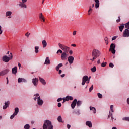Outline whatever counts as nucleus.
<instances>
[{
    "instance_id": "f257e3e1",
    "label": "nucleus",
    "mask_w": 129,
    "mask_h": 129,
    "mask_svg": "<svg viewBox=\"0 0 129 129\" xmlns=\"http://www.w3.org/2000/svg\"><path fill=\"white\" fill-rule=\"evenodd\" d=\"M100 55H101V52L100 51L97 49H94L92 51V57H93L91 59V61L93 62L94 60H96L97 58L100 57Z\"/></svg>"
},
{
    "instance_id": "f03ea898",
    "label": "nucleus",
    "mask_w": 129,
    "mask_h": 129,
    "mask_svg": "<svg viewBox=\"0 0 129 129\" xmlns=\"http://www.w3.org/2000/svg\"><path fill=\"white\" fill-rule=\"evenodd\" d=\"M53 126L50 121L46 120L44 121V123L43 125V129H53Z\"/></svg>"
},
{
    "instance_id": "7ed1b4c3",
    "label": "nucleus",
    "mask_w": 129,
    "mask_h": 129,
    "mask_svg": "<svg viewBox=\"0 0 129 129\" xmlns=\"http://www.w3.org/2000/svg\"><path fill=\"white\" fill-rule=\"evenodd\" d=\"M13 59V53L12 52L10 53V56L8 57L7 55H4L2 57V60L3 62H5V63H8L10 60H12Z\"/></svg>"
},
{
    "instance_id": "20e7f679",
    "label": "nucleus",
    "mask_w": 129,
    "mask_h": 129,
    "mask_svg": "<svg viewBox=\"0 0 129 129\" xmlns=\"http://www.w3.org/2000/svg\"><path fill=\"white\" fill-rule=\"evenodd\" d=\"M58 46L60 49H61V50H62V51H64L63 52H69V50H70V48L61 43L58 44Z\"/></svg>"
},
{
    "instance_id": "39448f33",
    "label": "nucleus",
    "mask_w": 129,
    "mask_h": 129,
    "mask_svg": "<svg viewBox=\"0 0 129 129\" xmlns=\"http://www.w3.org/2000/svg\"><path fill=\"white\" fill-rule=\"evenodd\" d=\"M89 81L90 79H88V76H84L82 78V85H84L86 82L87 84H88V83H89Z\"/></svg>"
},
{
    "instance_id": "423d86ee",
    "label": "nucleus",
    "mask_w": 129,
    "mask_h": 129,
    "mask_svg": "<svg viewBox=\"0 0 129 129\" xmlns=\"http://www.w3.org/2000/svg\"><path fill=\"white\" fill-rule=\"evenodd\" d=\"M110 48L109 51L111 52L112 54H114L116 52L115 50V44L114 43H112L110 46Z\"/></svg>"
},
{
    "instance_id": "0eeeda50",
    "label": "nucleus",
    "mask_w": 129,
    "mask_h": 129,
    "mask_svg": "<svg viewBox=\"0 0 129 129\" xmlns=\"http://www.w3.org/2000/svg\"><path fill=\"white\" fill-rule=\"evenodd\" d=\"M67 53L68 52H63V53L61 54L60 58L62 61L67 59V57H68V54H67Z\"/></svg>"
},
{
    "instance_id": "6e6552de",
    "label": "nucleus",
    "mask_w": 129,
    "mask_h": 129,
    "mask_svg": "<svg viewBox=\"0 0 129 129\" xmlns=\"http://www.w3.org/2000/svg\"><path fill=\"white\" fill-rule=\"evenodd\" d=\"M9 71L10 70L6 69L3 71L0 72V76H4V75H6V74H8Z\"/></svg>"
},
{
    "instance_id": "1a4fd4ad",
    "label": "nucleus",
    "mask_w": 129,
    "mask_h": 129,
    "mask_svg": "<svg viewBox=\"0 0 129 129\" xmlns=\"http://www.w3.org/2000/svg\"><path fill=\"white\" fill-rule=\"evenodd\" d=\"M43 103H44V101L43 100L41 99V97L39 96L37 98V104L40 106L43 105Z\"/></svg>"
},
{
    "instance_id": "9d476101",
    "label": "nucleus",
    "mask_w": 129,
    "mask_h": 129,
    "mask_svg": "<svg viewBox=\"0 0 129 129\" xmlns=\"http://www.w3.org/2000/svg\"><path fill=\"white\" fill-rule=\"evenodd\" d=\"M77 103V100L75 99V100H74V101H73V102L71 105V106L73 109H74V108H75V106H76Z\"/></svg>"
},
{
    "instance_id": "9b49d317",
    "label": "nucleus",
    "mask_w": 129,
    "mask_h": 129,
    "mask_svg": "<svg viewBox=\"0 0 129 129\" xmlns=\"http://www.w3.org/2000/svg\"><path fill=\"white\" fill-rule=\"evenodd\" d=\"M68 60L69 63L72 64L74 61V57L72 56H70L68 58Z\"/></svg>"
},
{
    "instance_id": "f8f14e48",
    "label": "nucleus",
    "mask_w": 129,
    "mask_h": 129,
    "mask_svg": "<svg viewBox=\"0 0 129 129\" xmlns=\"http://www.w3.org/2000/svg\"><path fill=\"white\" fill-rule=\"evenodd\" d=\"M19 7L21 8H24V9H27V5H26V2H20L19 4Z\"/></svg>"
},
{
    "instance_id": "ddd939ff",
    "label": "nucleus",
    "mask_w": 129,
    "mask_h": 129,
    "mask_svg": "<svg viewBox=\"0 0 129 129\" xmlns=\"http://www.w3.org/2000/svg\"><path fill=\"white\" fill-rule=\"evenodd\" d=\"M39 79L40 82H41V83H42L43 85H46L47 84V82H46V80H45V79L41 78L40 77H39Z\"/></svg>"
},
{
    "instance_id": "4468645a",
    "label": "nucleus",
    "mask_w": 129,
    "mask_h": 129,
    "mask_svg": "<svg viewBox=\"0 0 129 129\" xmlns=\"http://www.w3.org/2000/svg\"><path fill=\"white\" fill-rule=\"evenodd\" d=\"M38 81L39 79H38L37 78L32 79V83H33L34 86H37Z\"/></svg>"
},
{
    "instance_id": "2eb2a0df",
    "label": "nucleus",
    "mask_w": 129,
    "mask_h": 129,
    "mask_svg": "<svg viewBox=\"0 0 129 129\" xmlns=\"http://www.w3.org/2000/svg\"><path fill=\"white\" fill-rule=\"evenodd\" d=\"M123 37H129V30L126 29L123 32Z\"/></svg>"
},
{
    "instance_id": "dca6fc26",
    "label": "nucleus",
    "mask_w": 129,
    "mask_h": 129,
    "mask_svg": "<svg viewBox=\"0 0 129 129\" xmlns=\"http://www.w3.org/2000/svg\"><path fill=\"white\" fill-rule=\"evenodd\" d=\"M9 105H10V101H7L5 102V105L3 106V109H6L8 107H9Z\"/></svg>"
},
{
    "instance_id": "f3484780",
    "label": "nucleus",
    "mask_w": 129,
    "mask_h": 129,
    "mask_svg": "<svg viewBox=\"0 0 129 129\" xmlns=\"http://www.w3.org/2000/svg\"><path fill=\"white\" fill-rule=\"evenodd\" d=\"M39 19L40 21H43V22L45 23V17H44V15H43V13H40Z\"/></svg>"
},
{
    "instance_id": "a211bd4d",
    "label": "nucleus",
    "mask_w": 129,
    "mask_h": 129,
    "mask_svg": "<svg viewBox=\"0 0 129 129\" xmlns=\"http://www.w3.org/2000/svg\"><path fill=\"white\" fill-rule=\"evenodd\" d=\"M17 69H18V68H17V67H15L14 68H12V74H14L15 75H16V74H17Z\"/></svg>"
},
{
    "instance_id": "6ab92c4d",
    "label": "nucleus",
    "mask_w": 129,
    "mask_h": 129,
    "mask_svg": "<svg viewBox=\"0 0 129 129\" xmlns=\"http://www.w3.org/2000/svg\"><path fill=\"white\" fill-rule=\"evenodd\" d=\"M95 7L96 9H98L99 8V0H95Z\"/></svg>"
},
{
    "instance_id": "aec40b11",
    "label": "nucleus",
    "mask_w": 129,
    "mask_h": 129,
    "mask_svg": "<svg viewBox=\"0 0 129 129\" xmlns=\"http://www.w3.org/2000/svg\"><path fill=\"white\" fill-rule=\"evenodd\" d=\"M44 64H45L46 65H50V64H51V62L50 61V59H49L48 57H47L46 58Z\"/></svg>"
},
{
    "instance_id": "412c9836",
    "label": "nucleus",
    "mask_w": 129,
    "mask_h": 129,
    "mask_svg": "<svg viewBox=\"0 0 129 129\" xmlns=\"http://www.w3.org/2000/svg\"><path fill=\"white\" fill-rule=\"evenodd\" d=\"M18 83H21V82H27V80L24 78H19L18 79Z\"/></svg>"
},
{
    "instance_id": "4be33fe9",
    "label": "nucleus",
    "mask_w": 129,
    "mask_h": 129,
    "mask_svg": "<svg viewBox=\"0 0 129 129\" xmlns=\"http://www.w3.org/2000/svg\"><path fill=\"white\" fill-rule=\"evenodd\" d=\"M12 12L11 11H7L6 14V17H9V19L10 18H12Z\"/></svg>"
},
{
    "instance_id": "5701e85b",
    "label": "nucleus",
    "mask_w": 129,
    "mask_h": 129,
    "mask_svg": "<svg viewBox=\"0 0 129 129\" xmlns=\"http://www.w3.org/2000/svg\"><path fill=\"white\" fill-rule=\"evenodd\" d=\"M64 98L67 101H69V100H73V97L70 96H67Z\"/></svg>"
},
{
    "instance_id": "b1692460",
    "label": "nucleus",
    "mask_w": 129,
    "mask_h": 129,
    "mask_svg": "<svg viewBox=\"0 0 129 129\" xmlns=\"http://www.w3.org/2000/svg\"><path fill=\"white\" fill-rule=\"evenodd\" d=\"M86 125L89 126L90 128L92 127V123H91V121H87L86 122Z\"/></svg>"
},
{
    "instance_id": "393cba45",
    "label": "nucleus",
    "mask_w": 129,
    "mask_h": 129,
    "mask_svg": "<svg viewBox=\"0 0 129 129\" xmlns=\"http://www.w3.org/2000/svg\"><path fill=\"white\" fill-rule=\"evenodd\" d=\"M42 44L43 48H46V47H47V42L46 41V40H42Z\"/></svg>"
},
{
    "instance_id": "a878e982",
    "label": "nucleus",
    "mask_w": 129,
    "mask_h": 129,
    "mask_svg": "<svg viewBox=\"0 0 129 129\" xmlns=\"http://www.w3.org/2000/svg\"><path fill=\"white\" fill-rule=\"evenodd\" d=\"M109 117H111V120L113 121V120H114V118L113 117L112 113H109L108 116V118H109Z\"/></svg>"
},
{
    "instance_id": "bb28decb",
    "label": "nucleus",
    "mask_w": 129,
    "mask_h": 129,
    "mask_svg": "<svg viewBox=\"0 0 129 129\" xmlns=\"http://www.w3.org/2000/svg\"><path fill=\"white\" fill-rule=\"evenodd\" d=\"M90 110H92L93 112V113H96V109L95 107L90 106Z\"/></svg>"
},
{
    "instance_id": "cd10ccee",
    "label": "nucleus",
    "mask_w": 129,
    "mask_h": 129,
    "mask_svg": "<svg viewBox=\"0 0 129 129\" xmlns=\"http://www.w3.org/2000/svg\"><path fill=\"white\" fill-rule=\"evenodd\" d=\"M63 66V64L62 63H59L56 68V70L57 71L59 70V69L60 68V67H62Z\"/></svg>"
},
{
    "instance_id": "c85d7f7f",
    "label": "nucleus",
    "mask_w": 129,
    "mask_h": 129,
    "mask_svg": "<svg viewBox=\"0 0 129 129\" xmlns=\"http://www.w3.org/2000/svg\"><path fill=\"white\" fill-rule=\"evenodd\" d=\"M18 113H19V108L17 107V108H15L14 114H15V115H17V114H18Z\"/></svg>"
},
{
    "instance_id": "c756f323",
    "label": "nucleus",
    "mask_w": 129,
    "mask_h": 129,
    "mask_svg": "<svg viewBox=\"0 0 129 129\" xmlns=\"http://www.w3.org/2000/svg\"><path fill=\"white\" fill-rule=\"evenodd\" d=\"M119 30L120 32H122L123 29H124V25L123 24V25H121L119 27Z\"/></svg>"
},
{
    "instance_id": "7c9ffc66",
    "label": "nucleus",
    "mask_w": 129,
    "mask_h": 129,
    "mask_svg": "<svg viewBox=\"0 0 129 129\" xmlns=\"http://www.w3.org/2000/svg\"><path fill=\"white\" fill-rule=\"evenodd\" d=\"M35 52L36 54H38V53H39V46L35 47Z\"/></svg>"
},
{
    "instance_id": "2f4dec72",
    "label": "nucleus",
    "mask_w": 129,
    "mask_h": 129,
    "mask_svg": "<svg viewBox=\"0 0 129 129\" xmlns=\"http://www.w3.org/2000/svg\"><path fill=\"white\" fill-rule=\"evenodd\" d=\"M113 111V105H111L110 106V110L109 111V113H112Z\"/></svg>"
},
{
    "instance_id": "473e14b6",
    "label": "nucleus",
    "mask_w": 129,
    "mask_h": 129,
    "mask_svg": "<svg viewBox=\"0 0 129 129\" xmlns=\"http://www.w3.org/2000/svg\"><path fill=\"white\" fill-rule=\"evenodd\" d=\"M39 94H36L34 95V99L35 101H36L37 99H38V97H39Z\"/></svg>"
},
{
    "instance_id": "72a5a7b5",
    "label": "nucleus",
    "mask_w": 129,
    "mask_h": 129,
    "mask_svg": "<svg viewBox=\"0 0 129 129\" xmlns=\"http://www.w3.org/2000/svg\"><path fill=\"white\" fill-rule=\"evenodd\" d=\"M81 104H82V101H78L77 102V106H80V105H81Z\"/></svg>"
},
{
    "instance_id": "f704fd0d",
    "label": "nucleus",
    "mask_w": 129,
    "mask_h": 129,
    "mask_svg": "<svg viewBox=\"0 0 129 129\" xmlns=\"http://www.w3.org/2000/svg\"><path fill=\"white\" fill-rule=\"evenodd\" d=\"M57 120L59 122H62V117L61 116H59L57 118Z\"/></svg>"
},
{
    "instance_id": "c9c22d12",
    "label": "nucleus",
    "mask_w": 129,
    "mask_h": 129,
    "mask_svg": "<svg viewBox=\"0 0 129 129\" xmlns=\"http://www.w3.org/2000/svg\"><path fill=\"white\" fill-rule=\"evenodd\" d=\"M92 72H95L96 71V67L94 66L91 69Z\"/></svg>"
},
{
    "instance_id": "e433bc0d",
    "label": "nucleus",
    "mask_w": 129,
    "mask_h": 129,
    "mask_svg": "<svg viewBox=\"0 0 129 129\" xmlns=\"http://www.w3.org/2000/svg\"><path fill=\"white\" fill-rule=\"evenodd\" d=\"M24 128L25 129H30V125L29 124H26L25 126H24Z\"/></svg>"
},
{
    "instance_id": "4c0bfd02",
    "label": "nucleus",
    "mask_w": 129,
    "mask_h": 129,
    "mask_svg": "<svg viewBox=\"0 0 129 129\" xmlns=\"http://www.w3.org/2000/svg\"><path fill=\"white\" fill-rule=\"evenodd\" d=\"M122 120L126 121H129V117H124L122 118Z\"/></svg>"
},
{
    "instance_id": "58836bf2",
    "label": "nucleus",
    "mask_w": 129,
    "mask_h": 129,
    "mask_svg": "<svg viewBox=\"0 0 129 129\" xmlns=\"http://www.w3.org/2000/svg\"><path fill=\"white\" fill-rule=\"evenodd\" d=\"M106 62H103L101 63V66L102 67H105V66H106Z\"/></svg>"
},
{
    "instance_id": "ea45409f",
    "label": "nucleus",
    "mask_w": 129,
    "mask_h": 129,
    "mask_svg": "<svg viewBox=\"0 0 129 129\" xmlns=\"http://www.w3.org/2000/svg\"><path fill=\"white\" fill-rule=\"evenodd\" d=\"M98 97L99 98H102V94H101L98 93Z\"/></svg>"
},
{
    "instance_id": "a19ab883",
    "label": "nucleus",
    "mask_w": 129,
    "mask_h": 129,
    "mask_svg": "<svg viewBox=\"0 0 129 129\" xmlns=\"http://www.w3.org/2000/svg\"><path fill=\"white\" fill-rule=\"evenodd\" d=\"M105 41L106 42V44L108 45V38H107V37L105 38Z\"/></svg>"
},
{
    "instance_id": "79ce46f5",
    "label": "nucleus",
    "mask_w": 129,
    "mask_h": 129,
    "mask_svg": "<svg viewBox=\"0 0 129 129\" xmlns=\"http://www.w3.org/2000/svg\"><path fill=\"white\" fill-rule=\"evenodd\" d=\"M93 90V85L91 86V87L89 88V91L90 92H91Z\"/></svg>"
},
{
    "instance_id": "37998d69",
    "label": "nucleus",
    "mask_w": 129,
    "mask_h": 129,
    "mask_svg": "<svg viewBox=\"0 0 129 129\" xmlns=\"http://www.w3.org/2000/svg\"><path fill=\"white\" fill-rule=\"evenodd\" d=\"M58 53H60V54H62L63 53V51L61 49H59L57 50L56 53L58 54Z\"/></svg>"
},
{
    "instance_id": "c03bdc74",
    "label": "nucleus",
    "mask_w": 129,
    "mask_h": 129,
    "mask_svg": "<svg viewBox=\"0 0 129 129\" xmlns=\"http://www.w3.org/2000/svg\"><path fill=\"white\" fill-rule=\"evenodd\" d=\"M92 11H93L92 7H91V6H90L88 12H91V13H92Z\"/></svg>"
},
{
    "instance_id": "a18cd8bd",
    "label": "nucleus",
    "mask_w": 129,
    "mask_h": 129,
    "mask_svg": "<svg viewBox=\"0 0 129 129\" xmlns=\"http://www.w3.org/2000/svg\"><path fill=\"white\" fill-rule=\"evenodd\" d=\"M114 67V65H113V63H109V67H111V68H113Z\"/></svg>"
},
{
    "instance_id": "49530a36",
    "label": "nucleus",
    "mask_w": 129,
    "mask_h": 129,
    "mask_svg": "<svg viewBox=\"0 0 129 129\" xmlns=\"http://www.w3.org/2000/svg\"><path fill=\"white\" fill-rule=\"evenodd\" d=\"M15 115H16L15 114H13V115L10 116V119H13V118H14L15 117Z\"/></svg>"
},
{
    "instance_id": "de8ad7c7",
    "label": "nucleus",
    "mask_w": 129,
    "mask_h": 129,
    "mask_svg": "<svg viewBox=\"0 0 129 129\" xmlns=\"http://www.w3.org/2000/svg\"><path fill=\"white\" fill-rule=\"evenodd\" d=\"M30 35H31V33H28V32L25 34V36H26V37H27V38H29V36Z\"/></svg>"
},
{
    "instance_id": "09e8293b",
    "label": "nucleus",
    "mask_w": 129,
    "mask_h": 129,
    "mask_svg": "<svg viewBox=\"0 0 129 129\" xmlns=\"http://www.w3.org/2000/svg\"><path fill=\"white\" fill-rule=\"evenodd\" d=\"M61 100H63V99L62 98H59L57 99V102H60V101H61Z\"/></svg>"
},
{
    "instance_id": "8fccbe9b",
    "label": "nucleus",
    "mask_w": 129,
    "mask_h": 129,
    "mask_svg": "<svg viewBox=\"0 0 129 129\" xmlns=\"http://www.w3.org/2000/svg\"><path fill=\"white\" fill-rule=\"evenodd\" d=\"M116 38H117V36H114L112 37V41H114V40H116Z\"/></svg>"
},
{
    "instance_id": "3c124183",
    "label": "nucleus",
    "mask_w": 129,
    "mask_h": 129,
    "mask_svg": "<svg viewBox=\"0 0 129 129\" xmlns=\"http://www.w3.org/2000/svg\"><path fill=\"white\" fill-rule=\"evenodd\" d=\"M3 34V30H2V26L0 25V35H2Z\"/></svg>"
},
{
    "instance_id": "603ef678",
    "label": "nucleus",
    "mask_w": 129,
    "mask_h": 129,
    "mask_svg": "<svg viewBox=\"0 0 129 129\" xmlns=\"http://www.w3.org/2000/svg\"><path fill=\"white\" fill-rule=\"evenodd\" d=\"M117 23H119L120 22V17H118V19L116 20Z\"/></svg>"
},
{
    "instance_id": "864d4df0",
    "label": "nucleus",
    "mask_w": 129,
    "mask_h": 129,
    "mask_svg": "<svg viewBox=\"0 0 129 129\" xmlns=\"http://www.w3.org/2000/svg\"><path fill=\"white\" fill-rule=\"evenodd\" d=\"M76 33H77V31H74L73 32V36H75V35H76Z\"/></svg>"
},
{
    "instance_id": "5fc2aeb1",
    "label": "nucleus",
    "mask_w": 129,
    "mask_h": 129,
    "mask_svg": "<svg viewBox=\"0 0 129 129\" xmlns=\"http://www.w3.org/2000/svg\"><path fill=\"white\" fill-rule=\"evenodd\" d=\"M61 106H62V104H61V103H58V107H61Z\"/></svg>"
},
{
    "instance_id": "6e6d98bb",
    "label": "nucleus",
    "mask_w": 129,
    "mask_h": 129,
    "mask_svg": "<svg viewBox=\"0 0 129 129\" xmlns=\"http://www.w3.org/2000/svg\"><path fill=\"white\" fill-rule=\"evenodd\" d=\"M69 54L70 55H72V54H73V51L72 50H70Z\"/></svg>"
},
{
    "instance_id": "4d7b16f0",
    "label": "nucleus",
    "mask_w": 129,
    "mask_h": 129,
    "mask_svg": "<svg viewBox=\"0 0 129 129\" xmlns=\"http://www.w3.org/2000/svg\"><path fill=\"white\" fill-rule=\"evenodd\" d=\"M62 100H63V102H62V103H65V102H66V101H67L66 100V99H65V98H63L62 99Z\"/></svg>"
},
{
    "instance_id": "13d9d810",
    "label": "nucleus",
    "mask_w": 129,
    "mask_h": 129,
    "mask_svg": "<svg viewBox=\"0 0 129 129\" xmlns=\"http://www.w3.org/2000/svg\"><path fill=\"white\" fill-rule=\"evenodd\" d=\"M67 127H68V129H69V128H70V127H71V126L69 124H68L67 125Z\"/></svg>"
},
{
    "instance_id": "bf43d9fd",
    "label": "nucleus",
    "mask_w": 129,
    "mask_h": 129,
    "mask_svg": "<svg viewBox=\"0 0 129 129\" xmlns=\"http://www.w3.org/2000/svg\"><path fill=\"white\" fill-rule=\"evenodd\" d=\"M71 46H72V47H76V44H72L71 45Z\"/></svg>"
},
{
    "instance_id": "052dcab7",
    "label": "nucleus",
    "mask_w": 129,
    "mask_h": 129,
    "mask_svg": "<svg viewBox=\"0 0 129 129\" xmlns=\"http://www.w3.org/2000/svg\"><path fill=\"white\" fill-rule=\"evenodd\" d=\"M6 79H7V84H8L9 83V79L8 78V77H7Z\"/></svg>"
},
{
    "instance_id": "680f3d73",
    "label": "nucleus",
    "mask_w": 129,
    "mask_h": 129,
    "mask_svg": "<svg viewBox=\"0 0 129 129\" xmlns=\"http://www.w3.org/2000/svg\"><path fill=\"white\" fill-rule=\"evenodd\" d=\"M58 73H59V74H61V73H62V70H59V72H58Z\"/></svg>"
},
{
    "instance_id": "e2e57ef3",
    "label": "nucleus",
    "mask_w": 129,
    "mask_h": 129,
    "mask_svg": "<svg viewBox=\"0 0 129 129\" xmlns=\"http://www.w3.org/2000/svg\"><path fill=\"white\" fill-rule=\"evenodd\" d=\"M22 1V2H23V3H27V0H21Z\"/></svg>"
},
{
    "instance_id": "0e129e2a",
    "label": "nucleus",
    "mask_w": 129,
    "mask_h": 129,
    "mask_svg": "<svg viewBox=\"0 0 129 129\" xmlns=\"http://www.w3.org/2000/svg\"><path fill=\"white\" fill-rule=\"evenodd\" d=\"M97 63L98 64H100V59H99L98 61H97Z\"/></svg>"
},
{
    "instance_id": "69168bd1",
    "label": "nucleus",
    "mask_w": 129,
    "mask_h": 129,
    "mask_svg": "<svg viewBox=\"0 0 129 129\" xmlns=\"http://www.w3.org/2000/svg\"><path fill=\"white\" fill-rule=\"evenodd\" d=\"M61 77H65V74L61 75Z\"/></svg>"
},
{
    "instance_id": "338daca9",
    "label": "nucleus",
    "mask_w": 129,
    "mask_h": 129,
    "mask_svg": "<svg viewBox=\"0 0 129 129\" xmlns=\"http://www.w3.org/2000/svg\"><path fill=\"white\" fill-rule=\"evenodd\" d=\"M127 102L129 104V98L127 99Z\"/></svg>"
},
{
    "instance_id": "774afa93",
    "label": "nucleus",
    "mask_w": 129,
    "mask_h": 129,
    "mask_svg": "<svg viewBox=\"0 0 129 129\" xmlns=\"http://www.w3.org/2000/svg\"><path fill=\"white\" fill-rule=\"evenodd\" d=\"M112 129H117V128L116 127H113Z\"/></svg>"
}]
</instances>
